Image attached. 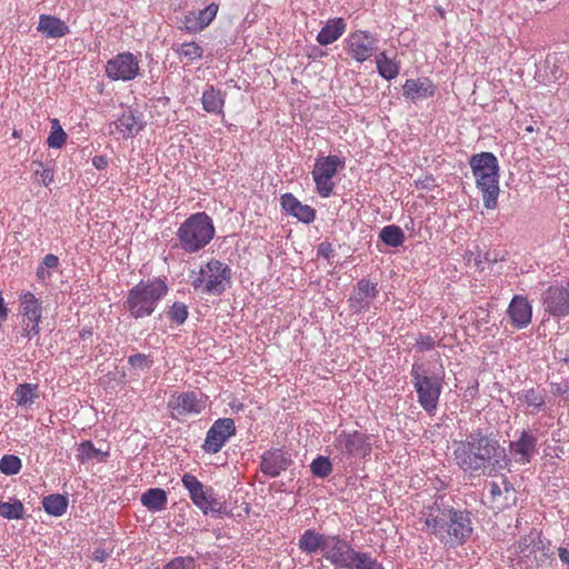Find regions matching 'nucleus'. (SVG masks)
<instances>
[{
    "instance_id": "obj_1",
    "label": "nucleus",
    "mask_w": 569,
    "mask_h": 569,
    "mask_svg": "<svg viewBox=\"0 0 569 569\" xmlns=\"http://www.w3.org/2000/svg\"><path fill=\"white\" fill-rule=\"evenodd\" d=\"M453 459L471 476H492L507 465V453L492 436L475 430L466 440L453 442Z\"/></svg>"
},
{
    "instance_id": "obj_2",
    "label": "nucleus",
    "mask_w": 569,
    "mask_h": 569,
    "mask_svg": "<svg viewBox=\"0 0 569 569\" xmlns=\"http://www.w3.org/2000/svg\"><path fill=\"white\" fill-rule=\"evenodd\" d=\"M423 522L422 530L433 536L448 549L465 545L473 532L469 512L452 507H430Z\"/></svg>"
},
{
    "instance_id": "obj_3",
    "label": "nucleus",
    "mask_w": 569,
    "mask_h": 569,
    "mask_svg": "<svg viewBox=\"0 0 569 569\" xmlns=\"http://www.w3.org/2000/svg\"><path fill=\"white\" fill-rule=\"evenodd\" d=\"M168 293L166 282L159 278L142 280L133 286L123 302L126 310L134 319L153 313L159 301Z\"/></svg>"
},
{
    "instance_id": "obj_4",
    "label": "nucleus",
    "mask_w": 569,
    "mask_h": 569,
    "mask_svg": "<svg viewBox=\"0 0 569 569\" xmlns=\"http://www.w3.org/2000/svg\"><path fill=\"white\" fill-rule=\"evenodd\" d=\"M470 166L477 188L482 194L483 206L496 209L500 193L497 158L492 153L482 152L471 158Z\"/></svg>"
},
{
    "instance_id": "obj_5",
    "label": "nucleus",
    "mask_w": 569,
    "mask_h": 569,
    "mask_svg": "<svg viewBox=\"0 0 569 569\" xmlns=\"http://www.w3.org/2000/svg\"><path fill=\"white\" fill-rule=\"evenodd\" d=\"M213 236L214 227L211 218L206 212L191 214L177 231L181 248L189 253L204 248Z\"/></svg>"
},
{
    "instance_id": "obj_6",
    "label": "nucleus",
    "mask_w": 569,
    "mask_h": 569,
    "mask_svg": "<svg viewBox=\"0 0 569 569\" xmlns=\"http://www.w3.org/2000/svg\"><path fill=\"white\" fill-rule=\"evenodd\" d=\"M190 278L196 290L208 295H221L230 282L231 270L226 263L211 259Z\"/></svg>"
},
{
    "instance_id": "obj_7",
    "label": "nucleus",
    "mask_w": 569,
    "mask_h": 569,
    "mask_svg": "<svg viewBox=\"0 0 569 569\" xmlns=\"http://www.w3.org/2000/svg\"><path fill=\"white\" fill-rule=\"evenodd\" d=\"M412 383L418 396V402L428 412L433 413L438 407L443 386V373L429 376L422 365L411 368Z\"/></svg>"
},
{
    "instance_id": "obj_8",
    "label": "nucleus",
    "mask_w": 569,
    "mask_h": 569,
    "mask_svg": "<svg viewBox=\"0 0 569 569\" xmlns=\"http://www.w3.org/2000/svg\"><path fill=\"white\" fill-rule=\"evenodd\" d=\"M343 168L345 160L339 156L330 154L316 160L312 178L320 197L328 198L331 196L335 187L332 178Z\"/></svg>"
},
{
    "instance_id": "obj_9",
    "label": "nucleus",
    "mask_w": 569,
    "mask_h": 569,
    "mask_svg": "<svg viewBox=\"0 0 569 569\" xmlns=\"http://www.w3.org/2000/svg\"><path fill=\"white\" fill-rule=\"evenodd\" d=\"M206 406L207 397L196 391L174 392L168 401L170 416L176 420L199 415L204 410Z\"/></svg>"
},
{
    "instance_id": "obj_10",
    "label": "nucleus",
    "mask_w": 569,
    "mask_h": 569,
    "mask_svg": "<svg viewBox=\"0 0 569 569\" xmlns=\"http://www.w3.org/2000/svg\"><path fill=\"white\" fill-rule=\"evenodd\" d=\"M335 448L342 455L355 458H367L371 453L370 436L358 430L341 431L335 439Z\"/></svg>"
},
{
    "instance_id": "obj_11",
    "label": "nucleus",
    "mask_w": 569,
    "mask_h": 569,
    "mask_svg": "<svg viewBox=\"0 0 569 569\" xmlns=\"http://www.w3.org/2000/svg\"><path fill=\"white\" fill-rule=\"evenodd\" d=\"M543 310L555 318L569 315V282L550 284L541 295Z\"/></svg>"
},
{
    "instance_id": "obj_12",
    "label": "nucleus",
    "mask_w": 569,
    "mask_h": 569,
    "mask_svg": "<svg viewBox=\"0 0 569 569\" xmlns=\"http://www.w3.org/2000/svg\"><path fill=\"white\" fill-rule=\"evenodd\" d=\"M139 69L137 57L130 52L118 53L104 67L107 77L113 81H130L138 76Z\"/></svg>"
},
{
    "instance_id": "obj_13",
    "label": "nucleus",
    "mask_w": 569,
    "mask_h": 569,
    "mask_svg": "<svg viewBox=\"0 0 569 569\" xmlns=\"http://www.w3.org/2000/svg\"><path fill=\"white\" fill-rule=\"evenodd\" d=\"M345 42L347 54L357 62L369 60L377 49V39L368 31H355L348 36Z\"/></svg>"
},
{
    "instance_id": "obj_14",
    "label": "nucleus",
    "mask_w": 569,
    "mask_h": 569,
    "mask_svg": "<svg viewBox=\"0 0 569 569\" xmlns=\"http://www.w3.org/2000/svg\"><path fill=\"white\" fill-rule=\"evenodd\" d=\"M234 433V421L231 418H220L208 430L202 449L207 453H217Z\"/></svg>"
},
{
    "instance_id": "obj_15",
    "label": "nucleus",
    "mask_w": 569,
    "mask_h": 569,
    "mask_svg": "<svg viewBox=\"0 0 569 569\" xmlns=\"http://www.w3.org/2000/svg\"><path fill=\"white\" fill-rule=\"evenodd\" d=\"M355 549L349 541L340 536H327L322 556L336 568L347 569L350 560H352Z\"/></svg>"
},
{
    "instance_id": "obj_16",
    "label": "nucleus",
    "mask_w": 569,
    "mask_h": 569,
    "mask_svg": "<svg viewBox=\"0 0 569 569\" xmlns=\"http://www.w3.org/2000/svg\"><path fill=\"white\" fill-rule=\"evenodd\" d=\"M181 481L183 487L189 491L190 499L199 509L204 513L217 510L218 502L212 495L211 488H206L202 482L191 473L183 475Z\"/></svg>"
},
{
    "instance_id": "obj_17",
    "label": "nucleus",
    "mask_w": 569,
    "mask_h": 569,
    "mask_svg": "<svg viewBox=\"0 0 569 569\" xmlns=\"http://www.w3.org/2000/svg\"><path fill=\"white\" fill-rule=\"evenodd\" d=\"M24 336L29 339L39 335V322L42 316L41 302L32 292H24L20 298Z\"/></svg>"
},
{
    "instance_id": "obj_18",
    "label": "nucleus",
    "mask_w": 569,
    "mask_h": 569,
    "mask_svg": "<svg viewBox=\"0 0 569 569\" xmlns=\"http://www.w3.org/2000/svg\"><path fill=\"white\" fill-rule=\"evenodd\" d=\"M377 296V283L368 279H361L357 282V287L348 300L349 307L356 313L363 312L369 308Z\"/></svg>"
},
{
    "instance_id": "obj_19",
    "label": "nucleus",
    "mask_w": 569,
    "mask_h": 569,
    "mask_svg": "<svg viewBox=\"0 0 569 569\" xmlns=\"http://www.w3.org/2000/svg\"><path fill=\"white\" fill-rule=\"evenodd\" d=\"M509 450L516 462L529 463L537 452V438L527 430H523L518 440L510 442Z\"/></svg>"
},
{
    "instance_id": "obj_20",
    "label": "nucleus",
    "mask_w": 569,
    "mask_h": 569,
    "mask_svg": "<svg viewBox=\"0 0 569 569\" xmlns=\"http://www.w3.org/2000/svg\"><path fill=\"white\" fill-rule=\"evenodd\" d=\"M507 312L512 326L518 329L526 328L531 322L532 309L528 299L523 296H515Z\"/></svg>"
},
{
    "instance_id": "obj_21",
    "label": "nucleus",
    "mask_w": 569,
    "mask_h": 569,
    "mask_svg": "<svg viewBox=\"0 0 569 569\" xmlns=\"http://www.w3.org/2000/svg\"><path fill=\"white\" fill-rule=\"evenodd\" d=\"M403 97L412 102L431 98L436 93V86L428 78L408 79L403 84Z\"/></svg>"
},
{
    "instance_id": "obj_22",
    "label": "nucleus",
    "mask_w": 569,
    "mask_h": 569,
    "mask_svg": "<svg viewBox=\"0 0 569 569\" xmlns=\"http://www.w3.org/2000/svg\"><path fill=\"white\" fill-rule=\"evenodd\" d=\"M282 209L303 223H311L316 219V210L302 204L292 193H284L280 198Z\"/></svg>"
},
{
    "instance_id": "obj_23",
    "label": "nucleus",
    "mask_w": 569,
    "mask_h": 569,
    "mask_svg": "<svg viewBox=\"0 0 569 569\" xmlns=\"http://www.w3.org/2000/svg\"><path fill=\"white\" fill-rule=\"evenodd\" d=\"M218 12V6L216 3H210L202 10L189 12L184 17V28L189 32H198L207 28L212 20L216 18Z\"/></svg>"
},
{
    "instance_id": "obj_24",
    "label": "nucleus",
    "mask_w": 569,
    "mask_h": 569,
    "mask_svg": "<svg viewBox=\"0 0 569 569\" xmlns=\"http://www.w3.org/2000/svg\"><path fill=\"white\" fill-rule=\"evenodd\" d=\"M489 499L492 509L502 510L509 506L510 497L513 495L511 483L506 479L501 482L492 481L489 483Z\"/></svg>"
},
{
    "instance_id": "obj_25",
    "label": "nucleus",
    "mask_w": 569,
    "mask_h": 569,
    "mask_svg": "<svg viewBox=\"0 0 569 569\" xmlns=\"http://www.w3.org/2000/svg\"><path fill=\"white\" fill-rule=\"evenodd\" d=\"M37 30L43 37L51 39L61 38L69 33V27L67 23L50 14H41L39 17Z\"/></svg>"
},
{
    "instance_id": "obj_26",
    "label": "nucleus",
    "mask_w": 569,
    "mask_h": 569,
    "mask_svg": "<svg viewBox=\"0 0 569 569\" xmlns=\"http://www.w3.org/2000/svg\"><path fill=\"white\" fill-rule=\"evenodd\" d=\"M224 98L226 93L216 89L213 86H209L206 88L201 97L202 108L209 113L222 114Z\"/></svg>"
},
{
    "instance_id": "obj_27",
    "label": "nucleus",
    "mask_w": 569,
    "mask_h": 569,
    "mask_svg": "<svg viewBox=\"0 0 569 569\" xmlns=\"http://www.w3.org/2000/svg\"><path fill=\"white\" fill-rule=\"evenodd\" d=\"M346 30V23L342 18L329 20L317 36V41L321 46H328L338 40Z\"/></svg>"
},
{
    "instance_id": "obj_28",
    "label": "nucleus",
    "mask_w": 569,
    "mask_h": 569,
    "mask_svg": "<svg viewBox=\"0 0 569 569\" xmlns=\"http://www.w3.org/2000/svg\"><path fill=\"white\" fill-rule=\"evenodd\" d=\"M327 536L316 532L315 530H306L298 541V547L301 551L311 555L317 551H323Z\"/></svg>"
},
{
    "instance_id": "obj_29",
    "label": "nucleus",
    "mask_w": 569,
    "mask_h": 569,
    "mask_svg": "<svg viewBox=\"0 0 569 569\" xmlns=\"http://www.w3.org/2000/svg\"><path fill=\"white\" fill-rule=\"evenodd\" d=\"M116 127L122 133V139H129L141 130L142 122L140 117L132 111H128L118 119Z\"/></svg>"
},
{
    "instance_id": "obj_30",
    "label": "nucleus",
    "mask_w": 569,
    "mask_h": 569,
    "mask_svg": "<svg viewBox=\"0 0 569 569\" xmlns=\"http://www.w3.org/2000/svg\"><path fill=\"white\" fill-rule=\"evenodd\" d=\"M168 502L167 492L161 488H150L141 496V503L151 511H161Z\"/></svg>"
},
{
    "instance_id": "obj_31",
    "label": "nucleus",
    "mask_w": 569,
    "mask_h": 569,
    "mask_svg": "<svg viewBox=\"0 0 569 569\" xmlns=\"http://www.w3.org/2000/svg\"><path fill=\"white\" fill-rule=\"evenodd\" d=\"M537 77L543 82H553L561 77L559 58L557 54H548L543 63L538 68Z\"/></svg>"
},
{
    "instance_id": "obj_32",
    "label": "nucleus",
    "mask_w": 569,
    "mask_h": 569,
    "mask_svg": "<svg viewBox=\"0 0 569 569\" xmlns=\"http://www.w3.org/2000/svg\"><path fill=\"white\" fill-rule=\"evenodd\" d=\"M378 73L386 80L395 79L400 72L399 62L387 56L385 51L376 54Z\"/></svg>"
},
{
    "instance_id": "obj_33",
    "label": "nucleus",
    "mask_w": 569,
    "mask_h": 569,
    "mask_svg": "<svg viewBox=\"0 0 569 569\" xmlns=\"http://www.w3.org/2000/svg\"><path fill=\"white\" fill-rule=\"evenodd\" d=\"M261 471L270 477H277L286 469V460L278 452H267L262 456Z\"/></svg>"
},
{
    "instance_id": "obj_34",
    "label": "nucleus",
    "mask_w": 569,
    "mask_h": 569,
    "mask_svg": "<svg viewBox=\"0 0 569 569\" xmlns=\"http://www.w3.org/2000/svg\"><path fill=\"white\" fill-rule=\"evenodd\" d=\"M522 399L525 403L530 408L531 415H537L545 409L546 393L543 390L537 388H530L523 391Z\"/></svg>"
},
{
    "instance_id": "obj_35",
    "label": "nucleus",
    "mask_w": 569,
    "mask_h": 569,
    "mask_svg": "<svg viewBox=\"0 0 569 569\" xmlns=\"http://www.w3.org/2000/svg\"><path fill=\"white\" fill-rule=\"evenodd\" d=\"M352 560L347 569H385L383 566L369 552L353 551Z\"/></svg>"
},
{
    "instance_id": "obj_36",
    "label": "nucleus",
    "mask_w": 569,
    "mask_h": 569,
    "mask_svg": "<svg viewBox=\"0 0 569 569\" xmlns=\"http://www.w3.org/2000/svg\"><path fill=\"white\" fill-rule=\"evenodd\" d=\"M43 509L47 513L60 517L67 511L68 500L61 495H49L43 498Z\"/></svg>"
},
{
    "instance_id": "obj_37",
    "label": "nucleus",
    "mask_w": 569,
    "mask_h": 569,
    "mask_svg": "<svg viewBox=\"0 0 569 569\" xmlns=\"http://www.w3.org/2000/svg\"><path fill=\"white\" fill-rule=\"evenodd\" d=\"M108 456V452H102L100 449H97L91 441L81 442L77 449V459L80 462H86L94 458L103 461Z\"/></svg>"
},
{
    "instance_id": "obj_38",
    "label": "nucleus",
    "mask_w": 569,
    "mask_h": 569,
    "mask_svg": "<svg viewBox=\"0 0 569 569\" xmlns=\"http://www.w3.org/2000/svg\"><path fill=\"white\" fill-rule=\"evenodd\" d=\"M24 507L18 499H10L9 501H0V516L12 520L23 518Z\"/></svg>"
},
{
    "instance_id": "obj_39",
    "label": "nucleus",
    "mask_w": 569,
    "mask_h": 569,
    "mask_svg": "<svg viewBox=\"0 0 569 569\" xmlns=\"http://www.w3.org/2000/svg\"><path fill=\"white\" fill-rule=\"evenodd\" d=\"M380 239L390 247H399L405 241V233L400 227L391 224L382 228Z\"/></svg>"
},
{
    "instance_id": "obj_40",
    "label": "nucleus",
    "mask_w": 569,
    "mask_h": 569,
    "mask_svg": "<svg viewBox=\"0 0 569 569\" xmlns=\"http://www.w3.org/2000/svg\"><path fill=\"white\" fill-rule=\"evenodd\" d=\"M177 53L181 59H186L187 61H193L202 57L203 50L196 42H186L180 44V47L177 49Z\"/></svg>"
},
{
    "instance_id": "obj_41",
    "label": "nucleus",
    "mask_w": 569,
    "mask_h": 569,
    "mask_svg": "<svg viewBox=\"0 0 569 569\" xmlns=\"http://www.w3.org/2000/svg\"><path fill=\"white\" fill-rule=\"evenodd\" d=\"M311 471L316 477L326 478L332 472V463L328 457L320 456L311 462Z\"/></svg>"
},
{
    "instance_id": "obj_42",
    "label": "nucleus",
    "mask_w": 569,
    "mask_h": 569,
    "mask_svg": "<svg viewBox=\"0 0 569 569\" xmlns=\"http://www.w3.org/2000/svg\"><path fill=\"white\" fill-rule=\"evenodd\" d=\"M21 460L17 456L6 455L0 460V470L2 473L12 476L21 470Z\"/></svg>"
},
{
    "instance_id": "obj_43",
    "label": "nucleus",
    "mask_w": 569,
    "mask_h": 569,
    "mask_svg": "<svg viewBox=\"0 0 569 569\" xmlns=\"http://www.w3.org/2000/svg\"><path fill=\"white\" fill-rule=\"evenodd\" d=\"M36 387L30 383H22L14 391L16 401L19 406L31 403L36 397Z\"/></svg>"
},
{
    "instance_id": "obj_44",
    "label": "nucleus",
    "mask_w": 569,
    "mask_h": 569,
    "mask_svg": "<svg viewBox=\"0 0 569 569\" xmlns=\"http://www.w3.org/2000/svg\"><path fill=\"white\" fill-rule=\"evenodd\" d=\"M168 318L177 326L182 325L188 318V307L183 302H174L168 310Z\"/></svg>"
},
{
    "instance_id": "obj_45",
    "label": "nucleus",
    "mask_w": 569,
    "mask_h": 569,
    "mask_svg": "<svg viewBox=\"0 0 569 569\" xmlns=\"http://www.w3.org/2000/svg\"><path fill=\"white\" fill-rule=\"evenodd\" d=\"M162 569H197L192 557H177L170 560Z\"/></svg>"
},
{
    "instance_id": "obj_46",
    "label": "nucleus",
    "mask_w": 569,
    "mask_h": 569,
    "mask_svg": "<svg viewBox=\"0 0 569 569\" xmlns=\"http://www.w3.org/2000/svg\"><path fill=\"white\" fill-rule=\"evenodd\" d=\"M50 123H51V130H50V134L47 138L46 142H64L67 134H66L64 130L62 129L59 120L52 119L50 121Z\"/></svg>"
},
{
    "instance_id": "obj_47",
    "label": "nucleus",
    "mask_w": 569,
    "mask_h": 569,
    "mask_svg": "<svg viewBox=\"0 0 569 569\" xmlns=\"http://www.w3.org/2000/svg\"><path fill=\"white\" fill-rule=\"evenodd\" d=\"M415 347L419 352L429 351L436 347L435 338L430 335H419Z\"/></svg>"
},
{
    "instance_id": "obj_48",
    "label": "nucleus",
    "mask_w": 569,
    "mask_h": 569,
    "mask_svg": "<svg viewBox=\"0 0 569 569\" xmlns=\"http://www.w3.org/2000/svg\"><path fill=\"white\" fill-rule=\"evenodd\" d=\"M40 169L34 170V180L38 183L49 186L53 181V172L50 169L43 168L39 164Z\"/></svg>"
},
{
    "instance_id": "obj_49",
    "label": "nucleus",
    "mask_w": 569,
    "mask_h": 569,
    "mask_svg": "<svg viewBox=\"0 0 569 569\" xmlns=\"http://www.w3.org/2000/svg\"><path fill=\"white\" fill-rule=\"evenodd\" d=\"M128 362L132 367L139 368V369H148L152 365V361L149 359V357L143 353H136V355L130 356L128 358Z\"/></svg>"
},
{
    "instance_id": "obj_50",
    "label": "nucleus",
    "mask_w": 569,
    "mask_h": 569,
    "mask_svg": "<svg viewBox=\"0 0 569 569\" xmlns=\"http://www.w3.org/2000/svg\"><path fill=\"white\" fill-rule=\"evenodd\" d=\"M43 268L54 269L59 266V258L56 254L48 253L42 260Z\"/></svg>"
},
{
    "instance_id": "obj_51",
    "label": "nucleus",
    "mask_w": 569,
    "mask_h": 569,
    "mask_svg": "<svg viewBox=\"0 0 569 569\" xmlns=\"http://www.w3.org/2000/svg\"><path fill=\"white\" fill-rule=\"evenodd\" d=\"M551 390L555 395L565 396L569 393V386H562L561 383L552 382Z\"/></svg>"
},
{
    "instance_id": "obj_52",
    "label": "nucleus",
    "mask_w": 569,
    "mask_h": 569,
    "mask_svg": "<svg viewBox=\"0 0 569 569\" xmlns=\"http://www.w3.org/2000/svg\"><path fill=\"white\" fill-rule=\"evenodd\" d=\"M92 163L98 170H102L108 166V159L104 156H96Z\"/></svg>"
},
{
    "instance_id": "obj_53",
    "label": "nucleus",
    "mask_w": 569,
    "mask_h": 569,
    "mask_svg": "<svg viewBox=\"0 0 569 569\" xmlns=\"http://www.w3.org/2000/svg\"><path fill=\"white\" fill-rule=\"evenodd\" d=\"M108 558V553L103 549H96L93 552V560L102 562Z\"/></svg>"
},
{
    "instance_id": "obj_54",
    "label": "nucleus",
    "mask_w": 569,
    "mask_h": 569,
    "mask_svg": "<svg viewBox=\"0 0 569 569\" xmlns=\"http://www.w3.org/2000/svg\"><path fill=\"white\" fill-rule=\"evenodd\" d=\"M560 560L568 566L569 569V550L566 548H559L558 550Z\"/></svg>"
},
{
    "instance_id": "obj_55",
    "label": "nucleus",
    "mask_w": 569,
    "mask_h": 569,
    "mask_svg": "<svg viewBox=\"0 0 569 569\" xmlns=\"http://www.w3.org/2000/svg\"><path fill=\"white\" fill-rule=\"evenodd\" d=\"M515 548L519 552H526L527 549H529V545L527 543V539L520 540L517 545H515Z\"/></svg>"
},
{
    "instance_id": "obj_56",
    "label": "nucleus",
    "mask_w": 569,
    "mask_h": 569,
    "mask_svg": "<svg viewBox=\"0 0 569 569\" xmlns=\"http://www.w3.org/2000/svg\"><path fill=\"white\" fill-rule=\"evenodd\" d=\"M37 276H38L40 279H44V268H43V266L38 267V269H37Z\"/></svg>"
},
{
    "instance_id": "obj_57",
    "label": "nucleus",
    "mask_w": 569,
    "mask_h": 569,
    "mask_svg": "<svg viewBox=\"0 0 569 569\" xmlns=\"http://www.w3.org/2000/svg\"><path fill=\"white\" fill-rule=\"evenodd\" d=\"M562 360L569 365V348L563 353Z\"/></svg>"
},
{
    "instance_id": "obj_58",
    "label": "nucleus",
    "mask_w": 569,
    "mask_h": 569,
    "mask_svg": "<svg viewBox=\"0 0 569 569\" xmlns=\"http://www.w3.org/2000/svg\"><path fill=\"white\" fill-rule=\"evenodd\" d=\"M422 183H423V188H429L430 187L428 179L426 181H423Z\"/></svg>"
},
{
    "instance_id": "obj_59",
    "label": "nucleus",
    "mask_w": 569,
    "mask_h": 569,
    "mask_svg": "<svg viewBox=\"0 0 569 569\" xmlns=\"http://www.w3.org/2000/svg\"><path fill=\"white\" fill-rule=\"evenodd\" d=\"M50 147H54V148H60L62 144L60 143H57V144H49Z\"/></svg>"
},
{
    "instance_id": "obj_60",
    "label": "nucleus",
    "mask_w": 569,
    "mask_h": 569,
    "mask_svg": "<svg viewBox=\"0 0 569 569\" xmlns=\"http://www.w3.org/2000/svg\"><path fill=\"white\" fill-rule=\"evenodd\" d=\"M12 136H13V138H18L17 131H13Z\"/></svg>"
}]
</instances>
